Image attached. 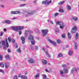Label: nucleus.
<instances>
[{
  "mask_svg": "<svg viewBox=\"0 0 79 79\" xmlns=\"http://www.w3.org/2000/svg\"><path fill=\"white\" fill-rule=\"evenodd\" d=\"M6 45H5V42L4 41H2L0 43V48H1L3 47V46L4 47H8L9 45H8V41L7 40H6Z\"/></svg>",
  "mask_w": 79,
  "mask_h": 79,
  "instance_id": "nucleus-1",
  "label": "nucleus"
},
{
  "mask_svg": "<svg viewBox=\"0 0 79 79\" xmlns=\"http://www.w3.org/2000/svg\"><path fill=\"white\" fill-rule=\"evenodd\" d=\"M41 31L42 35L44 37L47 34V33L48 32V29L42 30Z\"/></svg>",
  "mask_w": 79,
  "mask_h": 79,
  "instance_id": "nucleus-2",
  "label": "nucleus"
},
{
  "mask_svg": "<svg viewBox=\"0 0 79 79\" xmlns=\"http://www.w3.org/2000/svg\"><path fill=\"white\" fill-rule=\"evenodd\" d=\"M52 3V1H49L48 0H45V1H43L42 2V4L44 5H49L50 3Z\"/></svg>",
  "mask_w": 79,
  "mask_h": 79,
  "instance_id": "nucleus-3",
  "label": "nucleus"
},
{
  "mask_svg": "<svg viewBox=\"0 0 79 79\" xmlns=\"http://www.w3.org/2000/svg\"><path fill=\"white\" fill-rule=\"evenodd\" d=\"M36 11L35 10H29L27 11V13L29 15H34Z\"/></svg>",
  "mask_w": 79,
  "mask_h": 79,
  "instance_id": "nucleus-4",
  "label": "nucleus"
},
{
  "mask_svg": "<svg viewBox=\"0 0 79 79\" xmlns=\"http://www.w3.org/2000/svg\"><path fill=\"white\" fill-rule=\"evenodd\" d=\"M28 62L29 63H31L32 64L33 63H35V60H34V59L30 58L28 60Z\"/></svg>",
  "mask_w": 79,
  "mask_h": 79,
  "instance_id": "nucleus-5",
  "label": "nucleus"
},
{
  "mask_svg": "<svg viewBox=\"0 0 79 79\" xmlns=\"http://www.w3.org/2000/svg\"><path fill=\"white\" fill-rule=\"evenodd\" d=\"M28 33H29V34H31V33H32V31L31 30H26L25 31V37H27V35Z\"/></svg>",
  "mask_w": 79,
  "mask_h": 79,
  "instance_id": "nucleus-6",
  "label": "nucleus"
},
{
  "mask_svg": "<svg viewBox=\"0 0 79 79\" xmlns=\"http://www.w3.org/2000/svg\"><path fill=\"white\" fill-rule=\"evenodd\" d=\"M76 30H77V27H74L71 31V32L72 34H74L76 31Z\"/></svg>",
  "mask_w": 79,
  "mask_h": 79,
  "instance_id": "nucleus-7",
  "label": "nucleus"
},
{
  "mask_svg": "<svg viewBox=\"0 0 79 79\" xmlns=\"http://www.w3.org/2000/svg\"><path fill=\"white\" fill-rule=\"evenodd\" d=\"M48 42H50L51 44H53L54 45H55V46H56V43H55V42H53L51 40H48Z\"/></svg>",
  "mask_w": 79,
  "mask_h": 79,
  "instance_id": "nucleus-8",
  "label": "nucleus"
},
{
  "mask_svg": "<svg viewBox=\"0 0 79 79\" xmlns=\"http://www.w3.org/2000/svg\"><path fill=\"white\" fill-rule=\"evenodd\" d=\"M19 13H20V11H12L11 12V14L16 15V14H18Z\"/></svg>",
  "mask_w": 79,
  "mask_h": 79,
  "instance_id": "nucleus-9",
  "label": "nucleus"
},
{
  "mask_svg": "<svg viewBox=\"0 0 79 79\" xmlns=\"http://www.w3.org/2000/svg\"><path fill=\"white\" fill-rule=\"evenodd\" d=\"M45 52L46 54L45 55L46 56H48V58H50V55L49 54H48V50H45Z\"/></svg>",
  "mask_w": 79,
  "mask_h": 79,
  "instance_id": "nucleus-10",
  "label": "nucleus"
},
{
  "mask_svg": "<svg viewBox=\"0 0 79 79\" xmlns=\"http://www.w3.org/2000/svg\"><path fill=\"white\" fill-rule=\"evenodd\" d=\"M21 39L22 41V44H24L25 43V38L23 36H22L21 37Z\"/></svg>",
  "mask_w": 79,
  "mask_h": 79,
  "instance_id": "nucleus-11",
  "label": "nucleus"
},
{
  "mask_svg": "<svg viewBox=\"0 0 79 79\" xmlns=\"http://www.w3.org/2000/svg\"><path fill=\"white\" fill-rule=\"evenodd\" d=\"M61 24L60 25V26L59 27L60 28V29H62L64 28V24H63V23H61Z\"/></svg>",
  "mask_w": 79,
  "mask_h": 79,
  "instance_id": "nucleus-12",
  "label": "nucleus"
},
{
  "mask_svg": "<svg viewBox=\"0 0 79 79\" xmlns=\"http://www.w3.org/2000/svg\"><path fill=\"white\" fill-rule=\"evenodd\" d=\"M63 71L64 73H65L66 74H67L68 73V69H63Z\"/></svg>",
  "mask_w": 79,
  "mask_h": 79,
  "instance_id": "nucleus-13",
  "label": "nucleus"
},
{
  "mask_svg": "<svg viewBox=\"0 0 79 79\" xmlns=\"http://www.w3.org/2000/svg\"><path fill=\"white\" fill-rule=\"evenodd\" d=\"M28 39L31 40H32L34 39V37L32 35H30L28 37Z\"/></svg>",
  "mask_w": 79,
  "mask_h": 79,
  "instance_id": "nucleus-14",
  "label": "nucleus"
},
{
  "mask_svg": "<svg viewBox=\"0 0 79 79\" xmlns=\"http://www.w3.org/2000/svg\"><path fill=\"white\" fill-rule=\"evenodd\" d=\"M42 63L43 64H46L47 63V60L43 59L42 60Z\"/></svg>",
  "mask_w": 79,
  "mask_h": 79,
  "instance_id": "nucleus-15",
  "label": "nucleus"
},
{
  "mask_svg": "<svg viewBox=\"0 0 79 79\" xmlns=\"http://www.w3.org/2000/svg\"><path fill=\"white\" fill-rule=\"evenodd\" d=\"M73 19L74 21H76L78 20V19H77V17L76 16L73 17Z\"/></svg>",
  "mask_w": 79,
  "mask_h": 79,
  "instance_id": "nucleus-16",
  "label": "nucleus"
},
{
  "mask_svg": "<svg viewBox=\"0 0 79 79\" xmlns=\"http://www.w3.org/2000/svg\"><path fill=\"white\" fill-rule=\"evenodd\" d=\"M5 64L6 68H8L10 66V65L8 64L5 63Z\"/></svg>",
  "mask_w": 79,
  "mask_h": 79,
  "instance_id": "nucleus-17",
  "label": "nucleus"
},
{
  "mask_svg": "<svg viewBox=\"0 0 79 79\" xmlns=\"http://www.w3.org/2000/svg\"><path fill=\"white\" fill-rule=\"evenodd\" d=\"M18 28V27H14L13 30L15 31H18V30H19Z\"/></svg>",
  "mask_w": 79,
  "mask_h": 79,
  "instance_id": "nucleus-18",
  "label": "nucleus"
},
{
  "mask_svg": "<svg viewBox=\"0 0 79 79\" xmlns=\"http://www.w3.org/2000/svg\"><path fill=\"white\" fill-rule=\"evenodd\" d=\"M35 77L36 79H37L38 77H40V73H38L35 76Z\"/></svg>",
  "mask_w": 79,
  "mask_h": 79,
  "instance_id": "nucleus-19",
  "label": "nucleus"
},
{
  "mask_svg": "<svg viewBox=\"0 0 79 79\" xmlns=\"http://www.w3.org/2000/svg\"><path fill=\"white\" fill-rule=\"evenodd\" d=\"M67 35L69 39H70L71 37V34H70L69 33H68Z\"/></svg>",
  "mask_w": 79,
  "mask_h": 79,
  "instance_id": "nucleus-20",
  "label": "nucleus"
},
{
  "mask_svg": "<svg viewBox=\"0 0 79 79\" xmlns=\"http://www.w3.org/2000/svg\"><path fill=\"white\" fill-rule=\"evenodd\" d=\"M78 36H79V35H78V33H77L75 35V39L76 40H77V39H78Z\"/></svg>",
  "mask_w": 79,
  "mask_h": 79,
  "instance_id": "nucleus-21",
  "label": "nucleus"
},
{
  "mask_svg": "<svg viewBox=\"0 0 79 79\" xmlns=\"http://www.w3.org/2000/svg\"><path fill=\"white\" fill-rule=\"evenodd\" d=\"M31 40V45H34V44H35V41H34V39Z\"/></svg>",
  "mask_w": 79,
  "mask_h": 79,
  "instance_id": "nucleus-22",
  "label": "nucleus"
},
{
  "mask_svg": "<svg viewBox=\"0 0 79 79\" xmlns=\"http://www.w3.org/2000/svg\"><path fill=\"white\" fill-rule=\"evenodd\" d=\"M75 69L73 68L71 71L70 73L71 74H74V70Z\"/></svg>",
  "mask_w": 79,
  "mask_h": 79,
  "instance_id": "nucleus-23",
  "label": "nucleus"
},
{
  "mask_svg": "<svg viewBox=\"0 0 79 79\" xmlns=\"http://www.w3.org/2000/svg\"><path fill=\"white\" fill-rule=\"evenodd\" d=\"M63 23V22H59V21H57L56 23V24H57L58 25H60H60L61 24V23Z\"/></svg>",
  "mask_w": 79,
  "mask_h": 79,
  "instance_id": "nucleus-24",
  "label": "nucleus"
},
{
  "mask_svg": "<svg viewBox=\"0 0 79 79\" xmlns=\"http://www.w3.org/2000/svg\"><path fill=\"white\" fill-rule=\"evenodd\" d=\"M68 54L69 56H71V55H73V51H69V52Z\"/></svg>",
  "mask_w": 79,
  "mask_h": 79,
  "instance_id": "nucleus-25",
  "label": "nucleus"
},
{
  "mask_svg": "<svg viewBox=\"0 0 79 79\" xmlns=\"http://www.w3.org/2000/svg\"><path fill=\"white\" fill-rule=\"evenodd\" d=\"M47 76L45 74H44L43 75V79H47Z\"/></svg>",
  "mask_w": 79,
  "mask_h": 79,
  "instance_id": "nucleus-26",
  "label": "nucleus"
},
{
  "mask_svg": "<svg viewBox=\"0 0 79 79\" xmlns=\"http://www.w3.org/2000/svg\"><path fill=\"white\" fill-rule=\"evenodd\" d=\"M19 30H22L24 29V27L19 26L18 27Z\"/></svg>",
  "mask_w": 79,
  "mask_h": 79,
  "instance_id": "nucleus-27",
  "label": "nucleus"
},
{
  "mask_svg": "<svg viewBox=\"0 0 79 79\" xmlns=\"http://www.w3.org/2000/svg\"><path fill=\"white\" fill-rule=\"evenodd\" d=\"M22 78L23 79H27V76H24L23 75H22Z\"/></svg>",
  "mask_w": 79,
  "mask_h": 79,
  "instance_id": "nucleus-28",
  "label": "nucleus"
},
{
  "mask_svg": "<svg viewBox=\"0 0 79 79\" xmlns=\"http://www.w3.org/2000/svg\"><path fill=\"white\" fill-rule=\"evenodd\" d=\"M26 5V4H24L20 5L19 6H20V7H23V6H25Z\"/></svg>",
  "mask_w": 79,
  "mask_h": 79,
  "instance_id": "nucleus-29",
  "label": "nucleus"
},
{
  "mask_svg": "<svg viewBox=\"0 0 79 79\" xmlns=\"http://www.w3.org/2000/svg\"><path fill=\"white\" fill-rule=\"evenodd\" d=\"M64 1L60 2L59 3H58V5H63V3H64Z\"/></svg>",
  "mask_w": 79,
  "mask_h": 79,
  "instance_id": "nucleus-30",
  "label": "nucleus"
},
{
  "mask_svg": "<svg viewBox=\"0 0 79 79\" xmlns=\"http://www.w3.org/2000/svg\"><path fill=\"white\" fill-rule=\"evenodd\" d=\"M5 57L7 60H9V56H8V55H6Z\"/></svg>",
  "mask_w": 79,
  "mask_h": 79,
  "instance_id": "nucleus-31",
  "label": "nucleus"
},
{
  "mask_svg": "<svg viewBox=\"0 0 79 79\" xmlns=\"http://www.w3.org/2000/svg\"><path fill=\"white\" fill-rule=\"evenodd\" d=\"M6 23L7 24H10L11 23V21L9 20H6Z\"/></svg>",
  "mask_w": 79,
  "mask_h": 79,
  "instance_id": "nucleus-32",
  "label": "nucleus"
},
{
  "mask_svg": "<svg viewBox=\"0 0 79 79\" xmlns=\"http://www.w3.org/2000/svg\"><path fill=\"white\" fill-rule=\"evenodd\" d=\"M67 8H68V10H71V7L69 5H68L67 6Z\"/></svg>",
  "mask_w": 79,
  "mask_h": 79,
  "instance_id": "nucleus-33",
  "label": "nucleus"
},
{
  "mask_svg": "<svg viewBox=\"0 0 79 79\" xmlns=\"http://www.w3.org/2000/svg\"><path fill=\"white\" fill-rule=\"evenodd\" d=\"M0 60H1V61L3 60V56L2 55H0Z\"/></svg>",
  "mask_w": 79,
  "mask_h": 79,
  "instance_id": "nucleus-34",
  "label": "nucleus"
},
{
  "mask_svg": "<svg viewBox=\"0 0 79 79\" xmlns=\"http://www.w3.org/2000/svg\"><path fill=\"white\" fill-rule=\"evenodd\" d=\"M62 68H66V65L64 64H63L62 65Z\"/></svg>",
  "mask_w": 79,
  "mask_h": 79,
  "instance_id": "nucleus-35",
  "label": "nucleus"
},
{
  "mask_svg": "<svg viewBox=\"0 0 79 79\" xmlns=\"http://www.w3.org/2000/svg\"><path fill=\"white\" fill-rule=\"evenodd\" d=\"M0 66H1V67H2V68H3V67H4V64L3 63H0Z\"/></svg>",
  "mask_w": 79,
  "mask_h": 79,
  "instance_id": "nucleus-36",
  "label": "nucleus"
},
{
  "mask_svg": "<svg viewBox=\"0 0 79 79\" xmlns=\"http://www.w3.org/2000/svg\"><path fill=\"white\" fill-rule=\"evenodd\" d=\"M59 57H62L63 56V54L61 53H60L58 55Z\"/></svg>",
  "mask_w": 79,
  "mask_h": 79,
  "instance_id": "nucleus-37",
  "label": "nucleus"
},
{
  "mask_svg": "<svg viewBox=\"0 0 79 79\" xmlns=\"http://www.w3.org/2000/svg\"><path fill=\"white\" fill-rule=\"evenodd\" d=\"M17 52H19V53H21V50L19 48L17 50Z\"/></svg>",
  "mask_w": 79,
  "mask_h": 79,
  "instance_id": "nucleus-38",
  "label": "nucleus"
},
{
  "mask_svg": "<svg viewBox=\"0 0 79 79\" xmlns=\"http://www.w3.org/2000/svg\"><path fill=\"white\" fill-rule=\"evenodd\" d=\"M77 44L75 43V49H76H76H77Z\"/></svg>",
  "mask_w": 79,
  "mask_h": 79,
  "instance_id": "nucleus-39",
  "label": "nucleus"
},
{
  "mask_svg": "<svg viewBox=\"0 0 79 79\" xmlns=\"http://www.w3.org/2000/svg\"><path fill=\"white\" fill-rule=\"evenodd\" d=\"M59 10H63V8L61 6L59 7Z\"/></svg>",
  "mask_w": 79,
  "mask_h": 79,
  "instance_id": "nucleus-40",
  "label": "nucleus"
},
{
  "mask_svg": "<svg viewBox=\"0 0 79 79\" xmlns=\"http://www.w3.org/2000/svg\"><path fill=\"white\" fill-rule=\"evenodd\" d=\"M8 39L9 40V42H11V38L10 37H9L8 38Z\"/></svg>",
  "mask_w": 79,
  "mask_h": 79,
  "instance_id": "nucleus-41",
  "label": "nucleus"
},
{
  "mask_svg": "<svg viewBox=\"0 0 79 79\" xmlns=\"http://www.w3.org/2000/svg\"><path fill=\"white\" fill-rule=\"evenodd\" d=\"M57 42L58 44H60V43L61 42V40H57Z\"/></svg>",
  "mask_w": 79,
  "mask_h": 79,
  "instance_id": "nucleus-42",
  "label": "nucleus"
},
{
  "mask_svg": "<svg viewBox=\"0 0 79 79\" xmlns=\"http://www.w3.org/2000/svg\"><path fill=\"white\" fill-rule=\"evenodd\" d=\"M60 73L61 75H63V72L62 70H60Z\"/></svg>",
  "mask_w": 79,
  "mask_h": 79,
  "instance_id": "nucleus-43",
  "label": "nucleus"
},
{
  "mask_svg": "<svg viewBox=\"0 0 79 79\" xmlns=\"http://www.w3.org/2000/svg\"><path fill=\"white\" fill-rule=\"evenodd\" d=\"M62 37L63 38H65V35L64 34V33L62 35Z\"/></svg>",
  "mask_w": 79,
  "mask_h": 79,
  "instance_id": "nucleus-44",
  "label": "nucleus"
},
{
  "mask_svg": "<svg viewBox=\"0 0 79 79\" xmlns=\"http://www.w3.org/2000/svg\"><path fill=\"white\" fill-rule=\"evenodd\" d=\"M60 32V31H59V29H56V33H58V32Z\"/></svg>",
  "mask_w": 79,
  "mask_h": 79,
  "instance_id": "nucleus-45",
  "label": "nucleus"
},
{
  "mask_svg": "<svg viewBox=\"0 0 79 79\" xmlns=\"http://www.w3.org/2000/svg\"><path fill=\"white\" fill-rule=\"evenodd\" d=\"M3 34V32L1 31L0 33V36H2V35Z\"/></svg>",
  "mask_w": 79,
  "mask_h": 79,
  "instance_id": "nucleus-46",
  "label": "nucleus"
},
{
  "mask_svg": "<svg viewBox=\"0 0 79 79\" xmlns=\"http://www.w3.org/2000/svg\"><path fill=\"white\" fill-rule=\"evenodd\" d=\"M35 50H37V49H38V47L35 46Z\"/></svg>",
  "mask_w": 79,
  "mask_h": 79,
  "instance_id": "nucleus-47",
  "label": "nucleus"
},
{
  "mask_svg": "<svg viewBox=\"0 0 79 79\" xmlns=\"http://www.w3.org/2000/svg\"><path fill=\"white\" fill-rule=\"evenodd\" d=\"M59 11L60 13H64V10H59Z\"/></svg>",
  "mask_w": 79,
  "mask_h": 79,
  "instance_id": "nucleus-48",
  "label": "nucleus"
},
{
  "mask_svg": "<svg viewBox=\"0 0 79 79\" xmlns=\"http://www.w3.org/2000/svg\"><path fill=\"white\" fill-rule=\"evenodd\" d=\"M19 35H21V34H22V31H20L19 32Z\"/></svg>",
  "mask_w": 79,
  "mask_h": 79,
  "instance_id": "nucleus-49",
  "label": "nucleus"
},
{
  "mask_svg": "<svg viewBox=\"0 0 79 79\" xmlns=\"http://www.w3.org/2000/svg\"><path fill=\"white\" fill-rule=\"evenodd\" d=\"M59 14L58 13H55V15H54V16L56 17V16H58V15Z\"/></svg>",
  "mask_w": 79,
  "mask_h": 79,
  "instance_id": "nucleus-50",
  "label": "nucleus"
},
{
  "mask_svg": "<svg viewBox=\"0 0 79 79\" xmlns=\"http://www.w3.org/2000/svg\"><path fill=\"white\" fill-rule=\"evenodd\" d=\"M0 72H1V73H5V72L1 69H0Z\"/></svg>",
  "mask_w": 79,
  "mask_h": 79,
  "instance_id": "nucleus-51",
  "label": "nucleus"
},
{
  "mask_svg": "<svg viewBox=\"0 0 79 79\" xmlns=\"http://www.w3.org/2000/svg\"><path fill=\"white\" fill-rule=\"evenodd\" d=\"M17 78H18V77H17V76L16 75L14 76V79H17Z\"/></svg>",
  "mask_w": 79,
  "mask_h": 79,
  "instance_id": "nucleus-52",
  "label": "nucleus"
},
{
  "mask_svg": "<svg viewBox=\"0 0 79 79\" xmlns=\"http://www.w3.org/2000/svg\"><path fill=\"white\" fill-rule=\"evenodd\" d=\"M30 50L32 51L33 48H32V46H31V45L30 46Z\"/></svg>",
  "mask_w": 79,
  "mask_h": 79,
  "instance_id": "nucleus-53",
  "label": "nucleus"
},
{
  "mask_svg": "<svg viewBox=\"0 0 79 79\" xmlns=\"http://www.w3.org/2000/svg\"><path fill=\"white\" fill-rule=\"evenodd\" d=\"M7 51L8 53H10V52H11V50H10V49H8L7 50Z\"/></svg>",
  "mask_w": 79,
  "mask_h": 79,
  "instance_id": "nucleus-54",
  "label": "nucleus"
},
{
  "mask_svg": "<svg viewBox=\"0 0 79 79\" xmlns=\"http://www.w3.org/2000/svg\"><path fill=\"white\" fill-rule=\"evenodd\" d=\"M48 22L50 23H51V24H53V22L51 20H48Z\"/></svg>",
  "mask_w": 79,
  "mask_h": 79,
  "instance_id": "nucleus-55",
  "label": "nucleus"
},
{
  "mask_svg": "<svg viewBox=\"0 0 79 79\" xmlns=\"http://www.w3.org/2000/svg\"><path fill=\"white\" fill-rule=\"evenodd\" d=\"M45 71L46 72H48V73H50V71H49L48 70H47V69H46L45 70Z\"/></svg>",
  "mask_w": 79,
  "mask_h": 79,
  "instance_id": "nucleus-56",
  "label": "nucleus"
},
{
  "mask_svg": "<svg viewBox=\"0 0 79 79\" xmlns=\"http://www.w3.org/2000/svg\"><path fill=\"white\" fill-rule=\"evenodd\" d=\"M15 48H18V45H17V44H16V45H15Z\"/></svg>",
  "mask_w": 79,
  "mask_h": 79,
  "instance_id": "nucleus-57",
  "label": "nucleus"
},
{
  "mask_svg": "<svg viewBox=\"0 0 79 79\" xmlns=\"http://www.w3.org/2000/svg\"><path fill=\"white\" fill-rule=\"evenodd\" d=\"M12 42L13 43H15V40L14 39H13L12 40Z\"/></svg>",
  "mask_w": 79,
  "mask_h": 79,
  "instance_id": "nucleus-58",
  "label": "nucleus"
},
{
  "mask_svg": "<svg viewBox=\"0 0 79 79\" xmlns=\"http://www.w3.org/2000/svg\"><path fill=\"white\" fill-rule=\"evenodd\" d=\"M19 77H21L22 78V76H21V74H20L19 75Z\"/></svg>",
  "mask_w": 79,
  "mask_h": 79,
  "instance_id": "nucleus-59",
  "label": "nucleus"
},
{
  "mask_svg": "<svg viewBox=\"0 0 79 79\" xmlns=\"http://www.w3.org/2000/svg\"><path fill=\"white\" fill-rule=\"evenodd\" d=\"M3 23H6V20L3 21Z\"/></svg>",
  "mask_w": 79,
  "mask_h": 79,
  "instance_id": "nucleus-60",
  "label": "nucleus"
},
{
  "mask_svg": "<svg viewBox=\"0 0 79 79\" xmlns=\"http://www.w3.org/2000/svg\"><path fill=\"white\" fill-rule=\"evenodd\" d=\"M14 28V27H10V29H12L13 30V28Z\"/></svg>",
  "mask_w": 79,
  "mask_h": 79,
  "instance_id": "nucleus-61",
  "label": "nucleus"
},
{
  "mask_svg": "<svg viewBox=\"0 0 79 79\" xmlns=\"http://www.w3.org/2000/svg\"><path fill=\"white\" fill-rule=\"evenodd\" d=\"M36 2H37V1H36V0H35L33 1L34 3H36Z\"/></svg>",
  "mask_w": 79,
  "mask_h": 79,
  "instance_id": "nucleus-62",
  "label": "nucleus"
},
{
  "mask_svg": "<svg viewBox=\"0 0 79 79\" xmlns=\"http://www.w3.org/2000/svg\"><path fill=\"white\" fill-rule=\"evenodd\" d=\"M4 32H6V29H4Z\"/></svg>",
  "mask_w": 79,
  "mask_h": 79,
  "instance_id": "nucleus-63",
  "label": "nucleus"
},
{
  "mask_svg": "<svg viewBox=\"0 0 79 79\" xmlns=\"http://www.w3.org/2000/svg\"><path fill=\"white\" fill-rule=\"evenodd\" d=\"M24 74H27V72H24Z\"/></svg>",
  "mask_w": 79,
  "mask_h": 79,
  "instance_id": "nucleus-64",
  "label": "nucleus"
}]
</instances>
